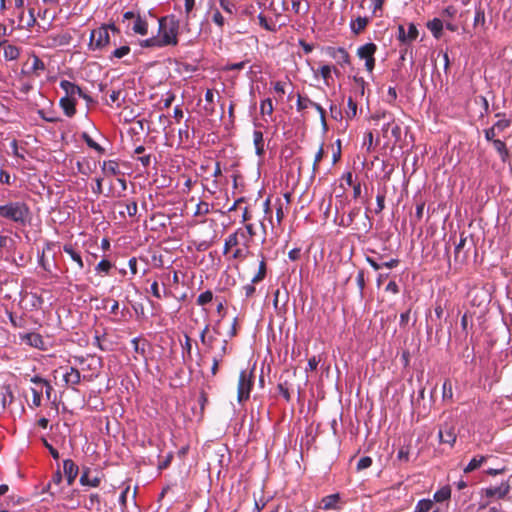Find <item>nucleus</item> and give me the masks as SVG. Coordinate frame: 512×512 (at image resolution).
<instances>
[{"label":"nucleus","mask_w":512,"mask_h":512,"mask_svg":"<svg viewBox=\"0 0 512 512\" xmlns=\"http://www.w3.org/2000/svg\"><path fill=\"white\" fill-rule=\"evenodd\" d=\"M369 19L367 17H357L355 20L351 21L350 28L353 33L360 34L368 25Z\"/></svg>","instance_id":"24"},{"label":"nucleus","mask_w":512,"mask_h":512,"mask_svg":"<svg viewBox=\"0 0 512 512\" xmlns=\"http://www.w3.org/2000/svg\"><path fill=\"white\" fill-rule=\"evenodd\" d=\"M79 473V467L71 459H65L63 461V474L66 478L67 484L70 486L74 483Z\"/></svg>","instance_id":"11"},{"label":"nucleus","mask_w":512,"mask_h":512,"mask_svg":"<svg viewBox=\"0 0 512 512\" xmlns=\"http://www.w3.org/2000/svg\"><path fill=\"white\" fill-rule=\"evenodd\" d=\"M63 251L66 254H68L74 262L77 263L79 269H83L84 263H83V260L81 258V255H80L79 252L76 251V249L73 247V245L65 244L63 246Z\"/></svg>","instance_id":"20"},{"label":"nucleus","mask_w":512,"mask_h":512,"mask_svg":"<svg viewBox=\"0 0 512 512\" xmlns=\"http://www.w3.org/2000/svg\"><path fill=\"white\" fill-rule=\"evenodd\" d=\"M112 268V264L110 261L106 260V259H102L96 266L95 270L96 272L98 273H108L110 271V269Z\"/></svg>","instance_id":"45"},{"label":"nucleus","mask_w":512,"mask_h":512,"mask_svg":"<svg viewBox=\"0 0 512 512\" xmlns=\"http://www.w3.org/2000/svg\"><path fill=\"white\" fill-rule=\"evenodd\" d=\"M239 233H241V229H237L235 232L231 233L227 238V243H229L230 246L235 247L240 243L239 239Z\"/></svg>","instance_id":"49"},{"label":"nucleus","mask_w":512,"mask_h":512,"mask_svg":"<svg viewBox=\"0 0 512 512\" xmlns=\"http://www.w3.org/2000/svg\"><path fill=\"white\" fill-rule=\"evenodd\" d=\"M19 338H20L21 343H24L28 346H31V347H34V348H37L40 350L46 349L44 339L39 333H35V332H29V333H24V334L20 333Z\"/></svg>","instance_id":"9"},{"label":"nucleus","mask_w":512,"mask_h":512,"mask_svg":"<svg viewBox=\"0 0 512 512\" xmlns=\"http://www.w3.org/2000/svg\"><path fill=\"white\" fill-rule=\"evenodd\" d=\"M32 403L35 407H39L41 405L42 399V390H38L36 388H32Z\"/></svg>","instance_id":"54"},{"label":"nucleus","mask_w":512,"mask_h":512,"mask_svg":"<svg viewBox=\"0 0 512 512\" xmlns=\"http://www.w3.org/2000/svg\"><path fill=\"white\" fill-rule=\"evenodd\" d=\"M484 136H485V139L489 142H492L493 141H496L497 139H495V136H496V129L492 126L488 129H485L484 130Z\"/></svg>","instance_id":"63"},{"label":"nucleus","mask_w":512,"mask_h":512,"mask_svg":"<svg viewBox=\"0 0 512 512\" xmlns=\"http://www.w3.org/2000/svg\"><path fill=\"white\" fill-rule=\"evenodd\" d=\"M267 274V264L266 259L263 254H261V260L259 263L258 271L252 278V283H259L263 281Z\"/></svg>","instance_id":"23"},{"label":"nucleus","mask_w":512,"mask_h":512,"mask_svg":"<svg viewBox=\"0 0 512 512\" xmlns=\"http://www.w3.org/2000/svg\"><path fill=\"white\" fill-rule=\"evenodd\" d=\"M319 73H320L321 77L323 78V80L325 81V83L327 85H329V79H331V73H332V66L323 65L320 68Z\"/></svg>","instance_id":"46"},{"label":"nucleus","mask_w":512,"mask_h":512,"mask_svg":"<svg viewBox=\"0 0 512 512\" xmlns=\"http://www.w3.org/2000/svg\"><path fill=\"white\" fill-rule=\"evenodd\" d=\"M425 202L421 201L417 203L416 205V211L414 218L412 219V224L415 225L416 223L420 222L423 217Z\"/></svg>","instance_id":"43"},{"label":"nucleus","mask_w":512,"mask_h":512,"mask_svg":"<svg viewBox=\"0 0 512 512\" xmlns=\"http://www.w3.org/2000/svg\"><path fill=\"white\" fill-rule=\"evenodd\" d=\"M292 10L296 14H302L305 15L309 11V4L306 2L305 6H302V2L300 0H294L292 1Z\"/></svg>","instance_id":"35"},{"label":"nucleus","mask_w":512,"mask_h":512,"mask_svg":"<svg viewBox=\"0 0 512 512\" xmlns=\"http://www.w3.org/2000/svg\"><path fill=\"white\" fill-rule=\"evenodd\" d=\"M453 397L452 383L449 379H446L442 386V398L443 400H451Z\"/></svg>","instance_id":"36"},{"label":"nucleus","mask_w":512,"mask_h":512,"mask_svg":"<svg viewBox=\"0 0 512 512\" xmlns=\"http://www.w3.org/2000/svg\"><path fill=\"white\" fill-rule=\"evenodd\" d=\"M30 214L28 205L24 202H9L0 206V216L19 224H25Z\"/></svg>","instance_id":"2"},{"label":"nucleus","mask_w":512,"mask_h":512,"mask_svg":"<svg viewBox=\"0 0 512 512\" xmlns=\"http://www.w3.org/2000/svg\"><path fill=\"white\" fill-rule=\"evenodd\" d=\"M314 101L310 100L307 96L298 94L296 107L298 111H303L308 107H313Z\"/></svg>","instance_id":"30"},{"label":"nucleus","mask_w":512,"mask_h":512,"mask_svg":"<svg viewBox=\"0 0 512 512\" xmlns=\"http://www.w3.org/2000/svg\"><path fill=\"white\" fill-rule=\"evenodd\" d=\"M159 41L162 47L176 46L178 44V33L180 21L175 15L161 17L159 20Z\"/></svg>","instance_id":"1"},{"label":"nucleus","mask_w":512,"mask_h":512,"mask_svg":"<svg viewBox=\"0 0 512 512\" xmlns=\"http://www.w3.org/2000/svg\"><path fill=\"white\" fill-rule=\"evenodd\" d=\"M347 106L346 117L352 119L357 114V103L350 97L347 101Z\"/></svg>","instance_id":"42"},{"label":"nucleus","mask_w":512,"mask_h":512,"mask_svg":"<svg viewBox=\"0 0 512 512\" xmlns=\"http://www.w3.org/2000/svg\"><path fill=\"white\" fill-rule=\"evenodd\" d=\"M210 213V204L205 201H200L194 212V216L207 215Z\"/></svg>","instance_id":"39"},{"label":"nucleus","mask_w":512,"mask_h":512,"mask_svg":"<svg viewBox=\"0 0 512 512\" xmlns=\"http://www.w3.org/2000/svg\"><path fill=\"white\" fill-rule=\"evenodd\" d=\"M466 236L464 235V233H461L460 234V240L459 242L456 244L455 246V249H454V259L456 262L460 261V262H463L465 259H466V256H460V253L462 251V249L464 248L465 244H466Z\"/></svg>","instance_id":"28"},{"label":"nucleus","mask_w":512,"mask_h":512,"mask_svg":"<svg viewBox=\"0 0 512 512\" xmlns=\"http://www.w3.org/2000/svg\"><path fill=\"white\" fill-rule=\"evenodd\" d=\"M132 30L135 34H139L145 36L148 34V22L146 19L142 18L140 15H137L134 24L132 26Z\"/></svg>","instance_id":"19"},{"label":"nucleus","mask_w":512,"mask_h":512,"mask_svg":"<svg viewBox=\"0 0 512 512\" xmlns=\"http://www.w3.org/2000/svg\"><path fill=\"white\" fill-rule=\"evenodd\" d=\"M385 197H386L385 189L378 192V194L376 196V203H377V207L375 209L376 214L381 213L383 211V209L385 208Z\"/></svg>","instance_id":"34"},{"label":"nucleus","mask_w":512,"mask_h":512,"mask_svg":"<svg viewBox=\"0 0 512 512\" xmlns=\"http://www.w3.org/2000/svg\"><path fill=\"white\" fill-rule=\"evenodd\" d=\"M260 112L261 114L271 115L273 113V104L270 98H266L260 103Z\"/></svg>","instance_id":"41"},{"label":"nucleus","mask_w":512,"mask_h":512,"mask_svg":"<svg viewBox=\"0 0 512 512\" xmlns=\"http://www.w3.org/2000/svg\"><path fill=\"white\" fill-rule=\"evenodd\" d=\"M247 61H241L238 63H228L223 68L225 71L242 70L245 68Z\"/></svg>","instance_id":"55"},{"label":"nucleus","mask_w":512,"mask_h":512,"mask_svg":"<svg viewBox=\"0 0 512 512\" xmlns=\"http://www.w3.org/2000/svg\"><path fill=\"white\" fill-rule=\"evenodd\" d=\"M63 379L67 385L74 387L80 383L81 374L78 369L70 367L69 371L64 374Z\"/></svg>","instance_id":"18"},{"label":"nucleus","mask_w":512,"mask_h":512,"mask_svg":"<svg viewBox=\"0 0 512 512\" xmlns=\"http://www.w3.org/2000/svg\"><path fill=\"white\" fill-rule=\"evenodd\" d=\"M43 70H45L44 62L39 57L34 56L32 59V65L29 72L36 73V75L38 76L39 74L37 72Z\"/></svg>","instance_id":"40"},{"label":"nucleus","mask_w":512,"mask_h":512,"mask_svg":"<svg viewBox=\"0 0 512 512\" xmlns=\"http://www.w3.org/2000/svg\"><path fill=\"white\" fill-rule=\"evenodd\" d=\"M101 168L106 175H119L121 173L119 164L115 160L104 161Z\"/></svg>","instance_id":"21"},{"label":"nucleus","mask_w":512,"mask_h":512,"mask_svg":"<svg viewBox=\"0 0 512 512\" xmlns=\"http://www.w3.org/2000/svg\"><path fill=\"white\" fill-rule=\"evenodd\" d=\"M372 465V458L369 456H364L359 459L357 463V470H364L366 468H369Z\"/></svg>","instance_id":"50"},{"label":"nucleus","mask_w":512,"mask_h":512,"mask_svg":"<svg viewBox=\"0 0 512 512\" xmlns=\"http://www.w3.org/2000/svg\"><path fill=\"white\" fill-rule=\"evenodd\" d=\"M63 480L61 471L58 469L54 472L51 481L47 484V490L51 489L52 484L59 485Z\"/></svg>","instance_id":"52"},{"label":"nucleus","mask_w":512,"mask_h":512,"mask_svg":"<svg viewBox=\"0 0 512 512\" xmlns=\"http://www.w3.org/2000/svg\"><path fill=\"white\" fill-rule=\"evenodd\" d=\"M219 4L225 12L233 14L235 6L230 0H219Z\"/></svg>","instance_id":"59"},{"label":"nucleus","mask_w":512,"mask_h":512,"mask_svg":"<svg viewBox=\"0 0 512 512\" xmlns=\"http://www.w3.org/2000/svg\"><path fill=\"white\" fill-rule=\"evenodd\" d=\"M456 14H457V9L454 6L449 5L442 10L441 17L444 22V21H448V20L454 18L456 16Z\"/></svg>","instance_id":"38"},{"label":"nucleus","mask_w":512,"mask_h":512,"mask_svg":"<svg viewBox=\"0 0 512 512\" xmlns=\"http://www.w3.org/2000/svg\"><path fill=\"white\" fill-rule=\"evenodd\" d=\"M90 468L84 467L80 476V484L83 486L98 487L101 483V479L98 476L89 478Z\"/></svg>","instance_id":"17"},{"label":"nucleus","mask_w":512,"mask_h":512,"mask_svg":"<svg viewBox=\"0 0 512 512\" xmlns=\"http://www.w3.org/2000/svg\"><path fill=\"white\" fill-rule=\"evenodd\" d=\"M510 125H511V120H509V119H500L496 123H494L493 127L497 131L500 132V131H503L506 128H508Z\"/></svg>","instance_id":"56"},{"label":"nucleus","mask_w":512,"mask_h":512,"mask_svg":"<svg viewBox=\"0 0 512 512\" xmlns=\"http://www.w3.org/2000/svg\"><path fill=\"white\" fill-rule=\"evenodd\" d=\"M353 80L357 86V88L359 89L360 91V94L361 95H364L365 93V87L367 85L366 81L364 80L363 77H359V76H354L353 77Z\"/></svg>","instance_id":"58"},{"label":"nucleus","mask_w":512,"mask_h":512,"mask_svg":"<svg viewBox=\"0 0 512 512\" xmlns=\"http://www.w3.org/2000/svg\"><path fill=\"white\" fill-rule=\"evenodd\" d=\"M510 486L508 482H502L498 486H490L484 489L485 495L489 498H504L509 492Z\"/></svg>","instance_id":"13"},{"label":"nucleus","mask_w":512,"mask_h":512,"mask_svg":"<svg viewBox=\"0 0 512 512\" xmlns=\"http://www.w3.org/2000/svg\"><path fill=\"white\" fill-rule=\"evenodd\" d=\"M278 391L280 393V395L287 401L289 402L291 400V395H290V392H289V389L288 387L286 386V383H279L278 386Z\"/></svg>","instance_id":"53"},{"label":"nucleus","mask_w":512,"mask_h":512,"mask_svg":"<svg viewBox=\"0 0 512 512\" xmlns=\"http://www.w3.org/2000/svg\"><path fill=\"white\" fill-rule=\"evenodd\" d=\"M390 133L391 136L394 138L395 144L400 141L402 130L398 124L392 123V126L390 127Z\"/></svg>","instance_id":"47"},{"label":"nucleus","mask_w":512,"mask_h":512,"mask_svg":"<svg viewBox=\"0 0 512 512\" xmlns=\"http://www.w3.org/2000/svg\"><path fill=\"white\" fill-rule=\"evenodd\" d=\"M255 284L256 283H249V284H246L243 286V291L245 293V297L246 298H251L253 297V295L255 294L256 292V288H255Z\"/></svg>","instance_id":"61"},{"label":"nucleus","mask_w":512,"mask_h":512,"mask_svg":"<svg viewBox=\"0 0 512 512\" xmlns=\"http://www.w3.org/2000/svg\"><path fill=\"white\" fill-rule=\"evenodd\" d=\"M257 18L261 27L267 31H274V26L268 23L267 18L262 13H260Z\"/></svg>","instance_id":"62"},{"label":"nucleus","mask_w":512,"mask_h":512,"mask_svg":"<svg viewBox=\"0 0 512 512\" xmlns=\"http://www.w3.org/2000/svg\"><path fill=\"white\" fill-rule=\"evenodd\" d=\"M173 457H174V456H173V453H172V452H169V453L165 456V458H164L162 461H160V462L158 463V466H157L158 470L162 471V470H164V469L168 468V467L170 466V464H171L172 460H173Z\"/></svg>","instance_id":"51"},{"label":"nucleus","mask_w":512,"mask_h":512,"mask_svg":"<svg viewBox=\"0 0 512 512\" xmlns=\"http://www.w3.org/2000/svg\"><path fill=\"white\" fill-rule=\"evenodd\" d=\"M427 28L436 39H440L443 34L444 22L440 18H433L427 22Z\"/></svg>","instance_id":"16"},{"label":"nucleus","mask_w":512,"mask_h":512,"mask_svg":"<svg viewBox=\"0 0 512 512\" xmlns=\"http://www.w3.org/2000/svg\"><path fill=\"white\" fill-rule=\"evenodd\" d=\"M488 459V456H475L473 457L470 462L468 463V465L464 468V472L465 473H470L476 469H478L479 467H481V465L486 462V460Z\"/></svg>","instance_id":"26"},{"label":"nucleus","mask_w":512,"mask_h":512,"mask_svg":"<svg viewBox=\"0 0 512 512\" xmlns=\"http://www.w3.org/2000/svg\"><path fill=\"white\" fill-rule=\"evenodd\" d=\"M130 491V487L127 486L120 494L119 496V504L121 506L122 509H126L127 507V497H128V493Z\"/></svg>","instance_id":"60"},{"label":"nucleus","mask_w":512,"mask_h":512,"mask_svg":"<svg viewBox=\"0 0 512 512\" xmlns=\"http://www.w3.org/2000/svg\"><path fill=\"white\" fill-rule=\"evenodd\" d=\"M82 139L85 141L88 147L94 149L98 153L103 154L105 152L104 148L100 146L98 143H96L88 133L83 132Z\"/></svg>","instance_id":"29"},{"label":"nucleus","mask_w":512,"mask_h":512,"mask_svg":"<svg viewBox=\"0 0 512 512\" xmlns=\"http://www.w3.org/2000/svg\"><path fill=\"white\" fill-rule=\"evenodd\" d=\"M377 51V45L375 43L369 42L366 43L357 49V56L360 59L365 60V68L367 72L372 73L375 67V53Z\"/></svg>","instance_id":"5"},{"label":"nucleus","mask_w":512,"mask_h":512,"mask_svg":"<svg viewBox=\"0 0 512 512\" xmlns=\"http://www.w3.org/2000/svg\"><path fill=\"white\" fill-rule=\"evenodd\" d=\"M60 107L63 109L67 117H73L76 113V100L75 98L62 97L59 101Z\"/></svg>","instance_id":"14"},{"label":"nucleus","mask_w":512,"mask_h":512,"mask_svg":"<svg viewBox=\"0 0 512 512\" xmlns=\"http://www.w3.org/2000/svg\"><path fill=\"white\" fill-rule=\"evenodd\" d=\"M474 29H480L481 31L487 30L485 10L482 6L481 1L475 3V16L473 21Z\"/></svg>","instance_id":"12"},{"label":"nucleus","mask_w":512,"mask_h":512,"mask_svg":"<svg viewBox=\"0 0 512 512\" xmlns=\"http://www.w3.org/2000/svg\"><path fill=\"white\" fill-rule=\"evenodd\" d=\"M397 39L402 45H409L418 37V29L414 23H409L408 31L405 30L404 25H398Z\"/></svg>","instance_id":"7"},{"label":"nucleus","mask_w":512,"mask_h":512,"mask_svg":"<svg viewBox=\"0 0 512 512\" xmlns=\"http://www.w3.org/2000/svg\"><path fill=\"white\" fill-rule=\"evenodd\" d=\"M451 497V489L449 486H444L441 489L437 490L433 495V500L435 502L441 503L444 502Z\"/></svg>","instance_id":"27"},{"label":"nucleus","mask_w":512,"mask_h":512,"mask_svg":"<svg viewBox=\"0 0 512 512\" xmlns=\"http://www.w3.org/2000/svg\"><path fill=\"white\" fill-rule=\"evenodd\" d=\"M397 459L401 462H408L409 461V448L401 447L398 451Z\"/></svg>","instance_id":"57"},{"label":"nucleus","mask_w":512,"mask_h":512,"mask_svg":"<svg viewBox=\"0 0 512 512\" xmlns=\"http://www.w3.org/2000/svg\"><path fill=\"white\" fill-rule=\"evenodd\" d=\"M129 53H130V47L128 45H124V46H121V47L115 49L111 53L109 59L110 60H113L114 58L121 59L124 56L128 55Z\"/></svg>","instance_id":"33"},{"label":"nucleus","mask_w":512,"mask_h":512,"mask_svg":"<svg viewBox=\"0 0 512 512\" xmlns=\"http://www.w3.org/2000/svg\"><path fill=\"white\" fill-rule=\"evenodd\" d=\"M434 501L431 499H420L414 508V512H432L435 510Z\"/></svg>","instance_id":"25"},{"label":"nucleus","mask_w":512,"mask_h":512,"mask_svg":"<svg viewBox=\"0 0 512 512\" xmlns=\"http://www.w3.org/2000/svg\"><path fill=\"white\" fill-rule=\"evenodd\" d=\"M326 53L333 58L338 65L341 67L351 64V58L349 53L343 47H332L326 48Z\"/></svg>","instance_id":"8"},{"label":"nucleus","mask_w":512,"mask_h":512,"mask_svg":"<svg viewBox=\"0 0 512 512\" xmlns=\"http://www.w3.org/2000/svg\"><path fill=\"white\" fill-rule=\"evenodd\" d=\"M89 506H87L88 509H99L100 508V503H101V500H100V495L97 494V493H92L90 494L89 496Z\"/></svg>","instance_id":"48"},{"label":"nucleus","mask_w":512,"mask_h":512,"mask_svg":"<svg viewBox=\"0 0 512 512\" xmlns=\"http://www.w3.org/2000/svg\"><path fill=\"white\" fill-rule=\"evenodd\" d=\"M320 508L323 510H341V495L339 493H334L323 497L320 501Z\"/></svg>","instance_id":"10"},{"label":"nucleus","mask_w":512,"mask_h":512,"mask_svg":"<svg viewBox=\"0 0 512 512\" xmlns=\"http://www.w3.org/2000/svg\"><path fill=\"white\" fill-rule=\"evenodd\" d=\"M60 88L65 91V97L74 98L75 95L80 97L83 93V90L78 85L68 80H62L60 82Z\"/></svg>","instance_id":"15"},{"label":"nucleus","mask_w":512,"mask_h":512,"mask_svg":"<svg viewBox=\"0 0 512 512\" xmlns=\"http://www.w3.org/2000/svg\"><path fill=\"white\" fill-rule=\"evenodd\" d=\"M19 55H20V50L18 47L14 46V45H8L7 47L4 48V57L7 60H15L19 57Z\"/></svg>","instance_id":"31"},{"label":"nucleus","mask_w":512,"mask_h":512,"mask_svg":"<svg viewBox=\"0 0 512 512\" xmlns=\"http://www.w3.org/2000/svg\"><path fill=\"white\" fill-rule=\"evenodd\" d=\"M438 438L441 443L453 446L457 438L454 424L450 422L441 424L438 431Z\"/></svg>","instance_id":"6"},{"label":"nucleus","mask_w":512,"mask_h":512,"mask_svg":"<svg viewBox=\"0 0 512 512\" xmlns=\"http://www.w3.org/2000/svg\"><path fill=\"white\" fill-rule=\"evenodd\" d=\"M110 43L108 26H101L92 30L90 34L89 48L92 50L103 49Z\"/></svg>","instance_id":"4"},{"label":"nucleus","mask_w":512,"mask_h":512,"mask_svg":"<svg viewBox=\"0 0 512 512\" xmlns=\"http://www.w3.org/2000/svg\"><path fill=\"white\" fill-rule=\"evenodd\" d=\"M330 112H331V117L333 119H335V120H341L342 119V111L336 105H334V104L330 105Z\"/></svg>","instance_id":"64"},{"label":"nucleus","mask_w":512,"mask_h":512,"mask_svg":"<svg viewBox=\"0 0 512 512\" xmlns=\"http://www.w3.org/2000/svg\"><path fill=\"white\" fill-rule=\"evenodd\" d=\"M492 144H493L495 150L498 152V154L501 158V161L505 163L510 157V153H509V150H508L505 142L498 139L496 141H493Z\"/></svg>","instance_id":"22"},{"label":"nucleus","mask_w":512,"mask_h":512,"mask_svg":"<svg viewBox=\"0 0 512 512\" xmlns=\"http://www.w3.org/2000/svg\"><path fill=\"white\" fill-rule=\"evenodd\" d=\"M213 299V293L210 290H207L203 293H201L197 298V304L198 305H205L209 302H211Z\"/></svg>","instance_id":"44"},{"label":"nucleus","mask_w":512,"mask_h":512,"mask_svg":"<svg viewBox=\"0 0 512 512\" xmlns=\"http://www.w3.org/2000/svg\"><path fill=\"white\" fill-rule=\"evenodd\" d=\"M125 209H126V211H120L119 212L121 217H125L126 213L130 217L135 216L136 213H137V210H138L137 202L136 201H132V202L126 204L125 205Z\"/></svg>","instance_id":"37"},{"label":"nucleus","mask_w":512,"mask_h":512,"mask_svg":"<svg viewBox=\"0 0 512 512\" xmlns=\"http://www.w3.org/2000/svg\"><path fill=\"white\" fill-rule=\"evenodd\" d=\"M253 385V370H242L239 374V381L237 387V399L239 403H243L244 401L249 399Z\"/></svg>","instance_id":"3"},{"label":"nucleus","mask_w":512,"mask_h":512,"mask_svg":"<svg viewBox=\"0 0 512 512\" xmlns=\"http://www.w3.org/2000/svg\"><path fill=\"white\" fill-rule=\"evenodd\" d=\"M142 48H162L158 37H151L139 42Z\"/></svg>","instance_id":"32"}]
</instances>
